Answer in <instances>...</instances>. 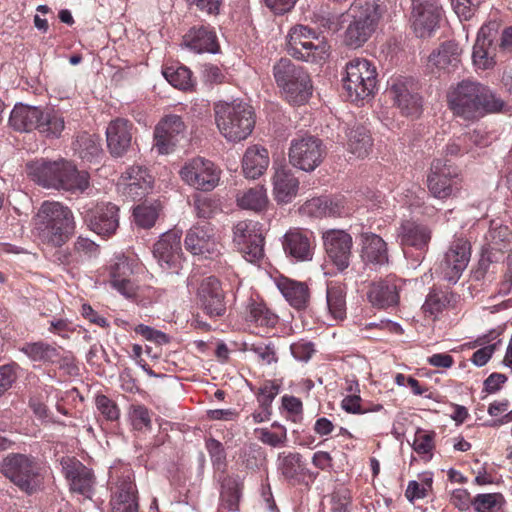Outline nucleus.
Instances as JSON below:
<instances>
[{
  "label": "nucleus",
  "mask_w": 512,
  "mask_h": 512,
  "mask_svg": "<svg viewBox=\"0 0 512 512\" xmlns=\"http://www.w3.org/2000/svg\"><path fill=\"white\" fill-rule=\"evenodd\" d=\"M110 506L111 512H138L136 487L129 476L117 482Z\"/></svg>",
  "instance_id": "31"
},
{
  "label": "nucleus",
  "mask_w": 512,
  "mask_h": 512,
  "mask_svg": "<svg viewBox=\"0 0 512 512\" xmlns=\"http://www.w3.org/2000/svg\"><path fill=\"white\" fill-rule=\"evenodd\" d=\"M251 351H253L264 364H271L277 361L274 347L271 344H252Z\"/></svg>",
  "instance_id": "62"
},
{
  "label": "nucleus",
  "mask_w": 512,
  "mask_h": 512,
  "mask_svg": "<svg viewBox=\"0 0 512 512\" xmlns=\"http://www.w3.org/2000/svg\"><path fill=\"white\" fill-rule=\"evenodd\" d=\"M450 502L460 511H466L472 505L470 493L465 489H455L450 497Z\"/></svg>",
  "instance_id": "64"
},
{
  "label": "nucleus",
  "mask_w": 512,
  "mask_h": 512,
  "mask_svg": "<svg viewBox=\"0 0 512 512\" xmlns=\"http://www.w3.org/2000/svg\"><path fill=\"white\" fill-rule=\"evenodd\" d=\"M131 269L126 261L116 263L111 269L110 283L113 288L120 292L127 298L134 297L136 295L137 287L128 278Z\"/></svg>",
  "instance_id": "43"
},
{
  "label": "nucleus",
  "mask_w": 512,
  "mask_h": 512,
  "mask_svg": "<svg viewBox=\"0 0 512 512\" xmlns=\"http://www.w3.org/2000/svg\"><path fill=\"white\" fill-rule=\"evenodd\" d=\"M186 126L178 115L165 116L154 129L153 147L159 154H169L183 137Z\"/></svg>",
  "instance_id": "20"
},
{
  "label": "nucleus",
  "mask_w": 512,
  "mask_h": 512,
  "mask_svg": "<svg viewBox=\"0 0 512 512\" xmlns=\"http://www.w3.org/2000/svg\"><path fill=\"white\" fill-rule=\"evenodd\" d=\"M272 184L273 195L278 203H290L296 197L299 189V180L286 166L275 168Z\"/></svg>",
  "instance_id": "28"
},
{
  "label": "nucleus",
  "mask_w": 512,
  "mask_h": 512,
  "mask_svg": "<svg viewBox=\"0 0 512 512\" xmlns=\"http://www.w3.org/2000/svg\"><path fill=\"white\" fill-rule=\"evenodd\" d=\"M373 146L369 131L360 124H355L347 131V150L357 158L366 157Z\"/></svg>",
  "instance_id": "40"
},
{
  "label": "nucleus",
  "mask_w": 512,
  "mask_h": 512,
  "mask_svg": "<svg viewBox=\"0 0 512 512\" xmlns=\"http://www.w3.org/2000/svg\"><path fill=\"white\" fill-rule=\"evenodd\" d=\"M388 96L406 116L417 117L422 111V99L416 91V85L411 79L398 78L393 80L387 89Z\"/></svg>",
  "instance_id": "17"
},
{
  "label": "nucleus",
  "mask_w": 512,
  "mask_h": 512,
  "mask_svg": "<svg viewBox=\"0 0 512 512\" xmlns=\"http://www.w3.org/2000/svg\"><path fill=\"white\" fill-rule=\"evenodd\" d=\"M483 0H451L452 7L460 19L469 20Z\"/></svg>",
  "instance_id": "56"
},
{
  "label": "nucleus",
  "mask_w": 512,
  "mask_h": 512,
  "mask_svg": "<svg viewBox=\"0 0 512 512\" xmlns=\"http://www.w3.org/2000/svg\"><path fill=\"white\" fill-rule=\"evenodd\" d=\"M292 355L300 361H308L314 353V345L311 342L299 341L291 345Z\"/></svg>",
  "instance_id": "63"
},
{
  "label": "nucleus",
  "mask_w": 512,
  "mask_h": 512,
  "mask_svg": "<svg viewBox=\"0 0 512 512\" xmlns=\"http://www.w3.org/2000/svg\"><path fill=\"white\" fill-rule=\"evenodd\" d=\"M283 247L286 253L300 261L312 258V246L306 233L299 230L289 231L284 236Z\"/></svg>",
  "instance_id": "38"
},
{
  "label": "nucleus",
  "mask_w": 512,
  "mask_h": 512,
  "mask_svg": "<svg viewBox=\"0 0 512 512\" xmlns=\"http://www.w3.org/2000/svg\"><path fill=\"white\" fill-rule=\"evenodd\" d=\"M486 251L489 253L508 252L512 250V231L506 225L491 222L490 228L485 235Z\"/></svg>",
  "instance_id": "39"
},
{
  "label": "nucleus",
  "mask_w": 512,
  "mask_h": 512,
  "mask_svg": "<svg viewBox=\"0 0 512 512\" xmlns=\"http://www.w3.org/2000/svg\"><path fill=\"white\" fill-rule=\"evenodd\" d=\"M19 351L31 361L43 364L53 363L59 358L58 349L44 341L25 343L19 348Z\"/></svg>",
  "instance_id": "41"
},
{
  "label": "nucleus",
  "mask_w": 512,
  "mask_h": 512,
  "mask_svg": "<svg viewBox=\"0 0 512 512\" xmlns=\"http://www.w3.org/2000/svg\"><path fill=\"white\" fill-rule=\"evenodd\" d=\"M233 243L248 262L255 263L264 256V236L259 222H237L233 227Z\"/></svg>",
  "instance_id": "11"
},
{
  "label": "nucleus",
  "mask_w": 512,
  "mask_h": 512,
  "mask_svg": "<svg viewBox=\"0 0 512 512\" xmlns=\"http://www.w3.org/2000/svg\"><path fill=\"white\" fill-rule=\"evenodd\" d=\"M27 173L33 181L44 188L83 192L89 186V176L78 171L69 161L39 160L26 165Z\"/></svg>",
  "instance_id": "3"
},
{
  "label": "nucleus",
  "mask_w": 512,
  "mask_h": 512,
  "mask_svg": "<svg viewBox=\"0 0 512 512\" xmlns=\"http://www.w3.org/2000/svg\"><path fill=\"white\" fill-rule=\"evenodd\" d=\"M75 146V150L78 151L79 156L90 162L98 158L102 153L99 138L92 134L83 133L79 135Z\"/></svg>",
  "instance_id": "48"
},
{
  "label": "nucleus",
  "mask_w": 512,
  "mask_h": 512,
  "mask_svg": "<svg viewBox=\"0 0 512 512\" xmlns=\"http://www.w3.org/2000/svg\"><path fill=\"white\" fill-rule=\"evenodd\" d=\"M183 45L196 53H217L216 34L207 26L192 27L183 36Z\"/></svg>",
  "instance_id": "32"
},
{
  "label": "nucleus",
  "mask_w": 512,
  "mask_h": 512,
  "mask_svg": "<svg viewBox=\"0 0 512 512\" xmlns=\"http://www.w3.org/2000/svg\"><path fill=\"white\" fill-rule=\"evenodd\" d=\"M471 256L470 243L463 239H454L436 268L443 279L456 283L466 269Z\"/></svg>",
  "instance_id": "15"
},
{
  "label": "nucleus",
  "mask_w": 512,
  "mask_h": 512,
  "mask_svg": "<svg viewBox=\"0 0 512 512\" xmlns=\"http://www.w3.org/2000/svg\"><path fill=\"white\" fill-rule=\"evenodd\" d=\"M447 103L453 115L467 121L500 112L505 105L487 86L471 80H462L450 87Z\"/></svg>",
  "instance_id": "1"
},
{
  "label": "nucleus",
  "mask_w": 512,
  "mask_h": 512,
  "mask_svg": "<svg viewBox=\"0 0 512 512\" xmlns=\"http://www.w3.org/2000/svg\"><path fill=\"white\" fill-rule=\"evenodd\" d=\"M367 297L373 306L379 308L395 306L399 302L398 288L395 283L388 280L371 284Z\"/></svg>",
  "instance_id": "36"
},
{
  "label": "nucleus",
  "mask_w": 512,
  "mask_h": 512,
  "mask_svg": "<svg viewBox=\"0 0 512 512\" xmlns=\"http://www.w3.org/2000/svg\"><path fill=\"white\" fill-rule=\"evenodd\" d=\"M118 212L119 208L112 203L98 205L89 219L90 228L103 236L115 233L119 226Z\"/></svg>",
  "instance_id": "30"
},
{
  "label": "nucleus",
  "mask_w": 512,
  "mask_h": 512,
  "mask_svg": "<svg viewBox=\"0 0 512 512\" xmlns=\"http://www.w3.org/2000/svg\"><path fill=\"white\" fill-rule=\"evenodd\" d=\"M239 207L255 212L264 210L268 204L266 189L263 186H256L237 194L236 198Z\"/></svg>",
  "instance_id": "45"
},
{
  "label": "nucleus",
  "mask_w": 512,
  "mask_h": 512,
  "mask_svg": "<svg viewBox=\"0 0 512 512\" xmlns=\"http://www.w3.org/2000/svg\"><path fill=\"white\" fill-rule=\"evenodd\" d=\"M215 121L222 136L230 142L246 139L255 126V112L242 101L218 102L214 105Z\"/></svg>",
  "instance_id": "4"
},
{
  "label": "nucleus",
  "mask_w": 512,
  "mask_h": 512,
  "mask_svg": "<svg viewBox=\"0 0 512 512\" xmlns=\"http://www.w3.org/2000/svg\"><path fill=\"white\" fill-rule=\"evenodd\" d=\"M206 448L215 465H222L224 463L226 455L221 442L214 438H209L206 441Z\"/></svg>",
  "instance_id": "61"
},
{
  "label": "nucleus",
  "mask_w": 512,
  "mask_h": 512,
  "mask_svg": "<svg viewBox=\"0 0 512 512\" xmlns=\"http://www.w3.org/2000/svg\"><path fill=\"white\" fill-rule=\"evenodd\" d=\"M0 473L28 495L39 490L43 481L36 458L21 453L7 455L0 463Z\"/></svg>",
  "instance_id": "7"
},
{
  "label": "nucleus",
  "mask_w": 512,
  "mask_h": 512,
  "mask_svg": "<svg viewBox=\"0 0 512 512\" xmlns=\"http://www.w3.org/2000/svg\"><path fill=\"white\" fill-rule=\"evenodd\" d=\"M352 497L347 488H340L332 494V512H351Z\"/></svg>",
  "instance_id": "58"
},
{
  "label": "nucleus",
  "mask_w": 512,
  "mask_h": 512,
  "mask_svg": "<svg viewBox=\"0 0 512 512\" xmlns=\"http://www.w3.org/2000/svg\"><path fill=\"white\" fill-rule=\"evenodd\" d=\"M304 213L313 217L339 216L342 213V207L338 202H334L327 197L312 198L302 206Z\"/></svg>",
  "instance_id": "44"
},
{
  "label": "nucleus",
  "mask_w": 512,
  "mask_h": 512,
  "mask_svg": "<svg viewBox=\"0 0 512 512\" xmlns=\"http://www.w3.org/2000/svg\"><path fill=\"white\" fill-rule=\"evenodd\" d=\"M245 318L257 327L273 328L278 323V316L259 299L250 297L245 308Z\"/></svg>",
  "instance_id": "35"
},
{
  "label": "nucleus",
  "mask_w": 512,
  "mask_h": 512,
  "mask_svg": "<svg viewBox=\"0 0 512 512\" xmlns=\"http://www.w3.org/2000/svg\"><path fill=\"white\" fill-rule=\"evenodd\" d=\"M498 23L483 25L473 47L472 60L482 70L492 68L496 58L512 54V26L506 27L498 36Z\"/></svg>",
  "instance_id": "5"
},
{
  "label": "nucleus",
  "mask_w": 512,
  "mask_h": 512,
  "mask_svg": "<svg viewBox=\"0 0 512 512\" xmlns=\"http://www.w3.org/2000/svg\"><path fill=\"white\" fill-rule=\"evenodd\" d=\"M221 170L210 160L195 157L180 170L181 179L189 186L200 191H211L220 181Z\"/></svg>",
  "instance_id": "13"
},
{
  "label": "nucleus",
  "mask_w": 512,
  "mask_h": 512,
  "mask_svg": "<svg viewBox=\"0 0 512 512\" xmlns=\"http://www.w3.org/2000/svg\"><path fill=\"white\" fill-rule=\"evenodd\" d=\"M65 122L61 114L53 109H42L37 129L47 138H58L64 130Z\"/></svg>",
  "instance_id": "46"
},
{
  "label": "nucleus",
  "mask_w": 512,
  "mask_h": 512,
  "mask_svg": "<svg viewBox=\"0 0 512 512\" xmlns=\"http://www.w3.org/2000/svg\"><path fill=\"white\" fill-rule=\"evenodd\" d=\"M185 246L194 255L214 252L216 241L211 225L205 222L193 226L186 235Z\"/></svg>",
  "instance_id": "29"
},
{
  "label": "nucleus",
  "mask_w": 512,
  "mask_h": 512,
  "mask_svg": "<svg viewBox=\"0 0 512 512\" xmlns=\"http://www.w3.org/2000/svg\"><path fill=\"white\" fill-rule=\"evenodd\" d=\"M431 479L427 480L426 484H420L413 480L408 483L405 496L410 502L415 499H423L427 496V488L431 487Z\"/></svg>",
  "instance_id": "60"
},
{
  "label": "nucleus",
  "mask_w": 512,
  "mask_h": 512,
  "mask_svg": "<svg viewBox=\"0 0 512 512\" xmlns=\"http://www.w3.org/2000/svg\"><path fill=\"white\" fill-rule=\"evenodd\" d=\"M279 393V386L268 382L265 383L260 389L257 394V400L260 404V407L263 409V411L267 414H271L270 406L275 399V397Z\"/></svg>",
  "instance_id": "54"
},
{
  "label": "nucleus",
  "mask_w": 512,
  "mask_h": 512,
  "mask_svg": "<svg viewBox=\"0 0 512 512\" xmlns=\"http://www.w3.org/2000/svg\"><path fill=\"white\" fill-rule=\"evenodd\" d=\"M277 286L289 302V304L296 309H304L307 307L310 299L308 286L303 282H298L288 278H281Z\"/></svg>",
  "instance_id": "37"
},
{
  "label": "nucleus",
  "mask_w": 512,
  "mask_h": 512,
  "mask_svg": "<svg viewBox=\"0 0 512 512\" xmlns=\"http://www.w3.org/2000/svg\"><path fill=\"white\" fill-rule=\"evenodd\" d=\"M503 503V496L499 493L478 494L472 502L477 512H498Z\"/></svg>",
  "instance_id": "50"
},
{
  "label": "nucleus",
  "mask_w": 512,
  "mask_h": 512,
  "mask_svg": "<svg viewBox=\"0 0 512 512\" xmlns=\"http://www.w3.org/2000/svg\"><path fill=\"white\" fill-rule=\"evenodd\" d=\"M325 148L320 139L306 135L293 139L289 148V162L306 172L315 170L323 161Z\"/></svg>",
  "instance_id": "12"
},
{
  "label": "nucleus",
  "mask_w": 512,
  "mask_h": 512,
  "mask_svg": "<svg viewBox=\"0 0 512 512\" xmlns=\"http://www.w3.org/2000/svg\"><path fill=\"white\" fill-rule=\"evenodd\" d=\"M441 7L437 0H412L411 21L417 37L430 36L439 23Z\"/></svg>",
  "instance_id": "19"
},
{
  "label": "nucleus",
  "mask_w": 512,
  "mask_h": 512,
  "mask_svg": "<svg viewBox=\"0 0 512 512\" xmlns=\"http://www.w3.org/2000/svg\"><path fill=\"white\" fill-rule=\"evenodd\" d=\"M273 74L277 85L290 103L301 105L311 96L313 86L309 74L290 59H280L273 67Z\"/></svg>",
  "instance_id": "6"
},
{
  "label": "nucleus",
  "mask_w": 512,
  "mask_h": 512,
  "mask_svg": "<svg viewBox=\"0 0 512 512\" xmlns=\"http://www.w3.org/2000/svg\"><path fill=\"white\" fill-rule=\"evenodd\" d=\"M163 76L172 86L180 90H188L194 86L192 72L185 66L165 67Z\"/></svg>",
  "instance_id": "49"
},
{
  "label": "nucleus",
  "mask_w": 512,
  "mask_h": 512,
  "mask_svg": "<svg viewBox=\"0 0 512 512\" xmlns=\"http://www.w3.org/2000/svg\"><path fill=\"white\" fill-rule=\"evenodd\" d=\"M312 22L331 31H338L340 28L338 16L323 8L313 13Z\"/></svg>",
  "instance_id": "55"
},
{
  "label": "nucleus",
  "mask_w": 512,
  "mask_h": 512,
  "mask_svg": "<svg viewBox=\"0 0 512 512\" xmlns=\"http://www.w3.org/2000/svg\"><path fill=\"white\" fill-rule=\"evenodd\" d=\"M397 236L402 246L426 251L432 238V230L426 224L407 220L401 223Z\"/></svg>",
  "instance_id": "26"
},
{
  "label": "nucleus",
  "mask_w": 512,
  "mask_h": 512,
  "mask_svg": "<svg viewBox=\"0 0 512 512\" xmlns=\"http://www.w3.org/2000/svg\"><path fill=\"white\" fill-rule=\"evenodd\" d=\"M461 54L462 49L456 42H444L431 52L428 57L427 67L433 73L441 71L450 73L460 65Z\"/></svg>",
  "instance_id": "24"
},
{
  "label": "nucleus",
  "mask_w": 512,
  "mask_h": 512,
  "mask_svg": "<svg viewBox=\"0 0 512 512\" xmlns=\"http://www.w3.org/2000/svg\"><path fill=\"white\" fill-rule=\"evenodd\" d=\"M268 150L259 145L249 146L242 158V170L246 178L257 179L269 166Z\"/></svg>",
  "instance_id": "33"
},
{
  "label": "nucleus",
  "mask_w": 512,
  "mask_h": 512,
  "mask_svg": "<svg viewBox=\"0 0 512 512\" xmlns=\"http://www.w3.org/2000/svg\"><path fill=\"white\" fill-rule=\"evenodd\" d=\"M130 418L136 430L151 428L150 412L144 405H132L130 408Z\"/></svg>",
  "instance_id": "53"
},
{
  "label": "nucleus",
  "mask_w": 512,
  "mask_h": 512,
  "mask_svg": "<svg viewBox=\"0 0 512 512\" xmlns=\"http://www.w3.org/2000/svg\"><path fill=\"white\" fill-rule=\"evenodd\" d=\"M181 231L170 230L154 244L153 255L163 269H177L181 262Z\"/></svg>",
  "instance_id": "23"
},
{
  "label": "nucleus",
  "mask_w": 512,
  "mask_h": 512,
  "mask_svg": "<svg viewBox=\"0 0 512 512\" xmlns=\"http://www.w3.org/2000/svg\"><path fill=\"white\" fill-rule=\"evenodd\" d=\"M341 16L350 19L344 42L352 48L363 46L375 32L379 21L376 7L369 3L353 2Z\"/></svg>",
  "instance_id": "8"
},
{
  "label": "nucleus",
  "mask_w": 512,
  "mask_h": 512,
  "mask_svg": "<svg viewBox=\"0 0 512 512\" xmlns=\"http://www.w3.org/2000/svg\"><path fill=\"white\" fill-rule=\"evenodd\" d=\"M33 227L41 242L52 247H61L74 233V216L61 203L45 201L33 218Z\"/></svg>",
  "instance_id": "2"
},
{
  "label": "nucleus",
  "mask_w": 512,
  "mask_h": 512,
  "mask_svg": "<svg viewBox=\"0 0 512 512\" xmlns=\"http://www.w3.org/2000/svg\"><path fill=\"white\" fill-rule=\"evenodd\" d=\"M201 309L211 318L221 317L226 312L224 293L219 280L213 276L204 278L197 290Z\"/></svg>",
  "instance_id": "21"
},
{
  "label": "nucleus",
  "mask_w": 512,
  "mask_h": 512,
  "mask_svg": "<svg viewBox=\"0 0 512 512\" xmlns=\"http://www.w3.org/2000/svg\"><path fill=\"white\" fill-rule=\"evenodd\" d=\"M282 474L287 479H295L297 478L303 468L300 464V455L299 454H290L284 458L282 464Z\"/></svg>",
  "instance_id": "59"
},
{
  "label": "nucleus",
  "mask_w": 512,
  "mask_h": 512,
  "mask_svg": "<svg viewBox=\"0 0 512 512\" xmlns=\"http://www.w3.org/2000/svg\"><path fill=\"white\" fill-rule=\"evenodd\" d=\"M427 186L433 197L447 199L461 188L458 169L447 161L434 160L427 176Z\"/></svg>",
  "instance_id": "14"
},
{
  "label": "nucleus",
  "mask_w": 512,
  "mask_h": 512,
  "mask_svg": "<svg viewBox=\"0 0 512 512\" xmlns=\"http://www.w3.org/2000/svg\"><path fill=\"white\" fill-rule=\"evenodd\" d=\"M40 107L17 104L11 111L9 123L11 127L20 132L36 130L41 120Z\"/></svg>",
  "instance_id": "34"
},
{
  "label": "nucleus",
  "mask_w": 512,
  "mask_h": 512,
  "mask_svg": "<svg viewBox=\"0 0 512 512\" xmlns=\"http://www.w3.org/2000/svg\"><path fill=\"white\" fill-rule=\"evenodd\" d=\"M95 402L97 409L107 420L114 421L119 418V408L110 398L105 395H98Z\"/></svg>",
  "instance_id": "57"
},
{
  "label": "nucleus",
  "mask_w": 512,
  "mask_h": 512,
  "mask_svg": "<svg viewBox=\"0 0 512 512\" xmlns=\"http://www.w3.org/2000/svg\"><path fill=\"white\" fill-rule=\"evenodd\" d=\"M324 248L330 261L339 271H344L350 265L353 239L344 230H328L322 235Z\"/></svg>",
  "instance_id": "18"
},
{
  "label": "nucleus",
  "mask_w": 512,
  "mask_h": 512,
  "mask_svg": "<svg viewBox=\"0 0 512 512\" xmlns=\"http://www.w3.org/2000/svg\"><path fill=\"white\" fill-rule=\"evenodd\" d=\"M453 300V294L441 290H431L426 297L422 310L425 316L435 320Z\"/></svg>",
  "instance_id": "47"
},
{
  "label": "nucleus",
  "mask_w": 512,
  "mask_h": 512,
  "mask_svg": "<svg viewBox=\"0 0 512 512\" xmlns=\"http://www.w3.org/2000/svg\"><path fill=\"white\" fill-rule=\"evenodd\" d=\"M435 436L436 434L434 431L417 429L412 444L413 450L419 455H431V452L435 447Z\"/></svg>",
  "instance_id": "51"
},
{
  "label": "nucleus",
  "mask_w": 512,
  "mask_h": 512,
  "mask_svg": "<svg viewBox=\"0 0 512 512\" xmlns=\"http://www.w3.org/2000/svg\"><path fill=\"white\" fill-rule=\"evenodd\" d=\"M343 87L352 102H359L371 97L377 83V72L370 61L355 58L346 64Z\"/></svg>",
  "instance_id": "9"
},
{
  "label": "nucleus",
  "mask_w": 512,
  "mask_h": 512,
  "mask_svg": "<svg viewBox=\"0 0 512 512\" xmlns=\"http://www.w3.org/2000/svg\"><path fill=\"white\" fill-rule=\"evenodd\" d=\"M153 178L147 169L141 166L128 168L120 177L118 188L132 201L141 200L152 190Z\"/></svg>",
  "instance_id": "22"
},
{
  "label": "nucleus",
  "mask_w": 512,
  "mask_h": 512,
  "mask_svg": "<svg viewBox=\"0 0 512 512\" xmlns=\"http://www.w3.org/2000/svg\"><path fill=\"white\" fill-rule=\"evenodd\" d=\"M360 257L365 264L386 265L389 261L387 243L377 234L363 232L360 235Z\"/></svg>",
  "instance_id": "27"
},
{
  "label": "nucleus",
  "mask_w": 512,
  "mask_h": 512,
  "mask_svg": "<svg viewBox=\"0 0 512 512\" xmlns=\"http://www.w3.org/2000/svg\"><path fill=\"white\" fill-rule=\"evenodd\" d=\"M133 124L123 118L111 121L106 129L107 146L114 157L123 156L131 146Z\"/></svg>",
  "instance_id": "25"
},
{
  "label": "nucleus",
  "mask_w": 512,
  "mask_h": 512,
  "mask_svg": "<svg viewBox=\"0 0 512 512\" xmlns=\"http://www.w3.org/2000/svg\"><path fill=\"white\" fill-rule=\"evenodd\" d=\"M60 464L70 491L90 499L95 485L92 469L86 467L75 457H62Z\"/></svg>",
  "instance_id": "16"
},
{
  "label": "nucleus",
  "mask_w": 512,
  "mask_h": 512,
  "mask_svg": "<svg viewBox=\"0 0 512 512\" xmlns=\"http://www.w3.org/2000/svg\"><path fill=\"white\" fill-rule=\"evenodd\" d=\"M287 49L291 56L306 62H317L325 58L327 44L309 27L298 25L288 34Z\"/></svg>",
  "instance_id": "10"
},
{
  "label": "nucleus",
  "mask_w": 512,
  "mask_h": 512,
  "mask_svg": "<svg viewBox=\"0 0 512 512\" xmlns=\"http://www.w3.org/2000/svg\"><path fill=\"white\" fill-rule=\"evenodd\" d=\"M135 223L142 228L152 227L159 215L158 208L154 205H139L133 211Z\"/></svg>",
  "instance_id": "52"
},
{
  "label": "nucleus",
  "mask_w": 512,
  "mask_h": 512,
  "mask_svg": "<svg viewBox=\"0 0 512 512\" xmlns=\"http://www.w3.org/2000/svg\"><path fill=\"white\" fill-rule=\"evenodd\" d=\"M326 302L330 315L335 320L346 317V287L340 283H330L326 289Z\"/></svg>",
  "instance_id": "42"
}]
</instances>
